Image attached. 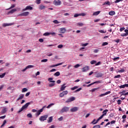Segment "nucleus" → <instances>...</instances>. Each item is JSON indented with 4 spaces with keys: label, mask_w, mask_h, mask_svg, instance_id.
Wrapping results in <instances>:
<instances>
[{
    "label": "nucleus",
    "mask_w": 128,
    "mask_h": 128,
    "mask_svg": "<svg viewBox=\"0 0 128 128\" xmlns=\"http://www.w3.org/2000/svg\"><path fill=\"white\" fill-rule=\"evenodd\" d=\"M76 88H78V86H75L72 88H71L72 90H76Z\"/></svg>",
    "instance_id": "35"
},
{
    "label": "nucleus",
    "mask_w": 128,
    "mask_h": 128,
    "mask_svg": "<svg viewBox=\"0 0 128 128\" xmlns=\"http://www.w3.org/2000/svg\"><path fill=\"white\" fill-rule=\"evenodd\" d=\"M126 30V28H120V32H122V30Z\"/></svg>",
    "instance_id": "61"
},
{
    "label": "nucleus",
    "mask_w": 128,
    "mask_h": 128,
    "mask_svg": "<svg viewBox=\"0 0 128 128\" xmlns=\"http://www.w3.org/2000/svg\"><path fill=\"white\" fill-rule=\"evenodd\" d=\"M79 66H80V65L77 64L74 66V68H78Z\"/></svg>",
    "instance_id": "48"
},
{
    "label": "nucleus",
    "mask_w": 128,
    "mask_h": 128,
    "mask_svg": "<svg viewBox=\"0 0 128 128\" xmlns=\"http://www.w3.org/2000/svg\"><path fill=\"white\" fill-rule=\"evenodd\" d=\"M108 92H106V93H105V94H100V97H102V96H106V94H108Z\"/></svg>",
    "instance_id": "36"
},
{
    "label": "nucleus",
    "mask_w": 128,
    "mask_h": 128,
    "mask_svg": "<svg viewBox=\"0 0 128 128\" xmlns=\"http://www.w3.org/2000/svg\"><path fill=\"white\" fill-rule=\"evenodd\" d=\"M58 48H64V45L62 44H60L58 46Z\"/></svg>",
    "instance_id": "42"
},
{
    "label": "nucleus",
    "mask_w": 128,
    "mask_h": 128,
    "mask_svg": "<svg viewBox=\"0 0 128 128\" xmlns=\"http://www.w3.org/2000/svg\"><path fill=\"white\" fill-rule=\"evenodd\" d=\"M14 6H16V4H14L10 8H8L7 10H12V8H14Z\"/></svg>",
    "instance_id": "39"
},
{
    "label": "nucleus",
    "mask_w": 128,
    "mask_h": 128,
    "mask_svg": "<svg viewBox=\"0 0 128 128\" xmlns=\"http://www.w3.org/2000/svg\"><path fill=\"white\" fill-rule=\"evenodd\" d=\"M53 22L54 23V24H60V22L58 20H54L53 21Z\"/></svg>",
    "instance_id": "50"
},
{
    "label": "nucleus",
    "mask_w": 128,
    "mask_h": 128,
    "mask_svg": "<svg viewBox=\"0 0 128 128\" xmlns=\"http://www.w3.org/2000/svg\"><path fill=\"white\" fill-rule=\"evenodd\" d=\"M48 122L50 123V122H52V116H50L48 120H47Z\"/></svg>",
    "instance_id": "24"
},
{
    "label": "nucleus",
    "mask_w": 128,
    "mask_h": 128,
    "mask_svg": "<svg viewBox=\"0 0 128 128\" xmlns=\"http://www.w3.org/2000/svg\"><path fill=\"white\" fill-rule=\"evenodd\" d=\"M80 16V14H75L74 15V18H78V16Z\"/></svg>",
    "instance_id": "52"
},
{
    "label": "nucleus",
    "mask_w": 128,
    "mask_h": 128,
    "mask_svg": "<svg viewBox=\"0 0 128 128\" xmlns=\"http://www.w3.org/2000/svg\"><path fill=\"white\" fill-rule=\"evenodd\" d=\"M7 112H8V108L4 106V107H2L0 114H6Z\"/></svg>",
    "instance_id": "6"
},
{
    "label": "nucleus",
    "mask_w": 128,
    "mask_h": 128,
    "mask_svg": "<svg viewBox=\"0 0 128 128\" xmlns=\"http://www.w3.org/2000/svg\"><path fill=\"white\" fill-rule=\"evenodd\" d=\"M108 112V110H104L102 112V114L101 116L102 118H104V116L106 115V112Z\"/></svg>",
    "instance_id": "18"
},
{
    "label": "nucleus",
    "mask_w": 128,
    "mask_h": 128,
    "mask_svg": "<svg viewBox=\"0 0 128 128\" xmlns=\"http://www.w3.org/2000/svg\"><path fill=\"white\" fill-rule=\"evenodd\" d=\"M30 14V12H22V14H20V16H28Z\"/></svg>",
    "instance_id": "9"
},
{
    "label": "nucleus",
    "mask_w": 128,
    "mask_h": 128,
    "mask_svg": "<svg viewBox=\"0 0 128 128\" xmlns=\"http://www.w3.org/2000/svg\"><path fill=\"white\" fill-rule=\"evenodd\" d=\"M27 116L28 118H32V114H27Z\"/></svg>",
    "instance_id": "47"
},
{
    "label": "nucleus",
    "mask_w": 128,
    "mask_h": 128,
    "mask_svg": "<svg viewBox=\"0 0 128 128\" xmlns=\"http://www.w3.org/2000/svg\"><path fill=\"white\" fill-rule=\"evenodd\" d=\"M80 90H82V88H79L78 90H76L74 91V92H80Z\"/></svg>",
    "instance_id": "45"
},
{
    "label": "nucleus",
    "mask_w": 128,
    "mask_h": 128,
    "mask_svg": "<svg viewBox=\"0 0 128 128\" xmlns=\"http://www.w3.org/2000/svg\"><path fill=\"white\" fill-rule=\"evenodd\" d=\"M48 59H44V60H41L42 62H48Z\"/></svg>",
    "instance_id": "46"
},
{
    "label": "nucleus",
    "mask_w": 128,
    "mask_h": 128,
    "mask_svg": "<svg viewBox=\"0 0 128 128\" xmlns=\"http://www.w3.org/2000/svg\"><path fill=\"white\" fill-rule=\"evenodd\" d=\"M108 42H104L102 44V46H108Z\"/></svg>",
    "instance_id": "43"
},
{
    "label": "nucleus",
    "mask_w": 128,
    "mask_h": 128,
    "mask_svg": "<svg viewBox=\"0 0 128 128\" xmlns=\"http://www.w3.org/2000/svg\"><path fill=\"white\" fill-rule=\"evenodd\" d=\"M44 8H46V6H44V5H42V4L40 5V7H39V9H40V10H44Z\"/></svg>",
    "instance_id": "26"
},
{
    "label": "nucleus",
    "mask_w": 128,
    "mask_h": 128,
    "mask_svg": "<svg viewBox=\"0 0 128 128\" xmlns=\"http://www.w3.org/2000/svg\"><path fill=\"white\" fill-rule=\"evenodd\" d=\"M93 128H100V125H96L94 126Z\"/></svg>",
    "instance_id": "49"
},
{
    "label": "nucleus",
    "mask_w": 128,
    "mask_h": 128,
    "mask_svg": "<svg viewBox=\"0 0 128 128\" xmlns=\"http://www.w3.org/2000/svg\"><path fill=\"white\" fill-rule=\"evenodd\" d=\"M118 72H124V69L120 70L118 71Z\"/></svg>",
    "instance_id": "56"
},
{
    "label": "nucleus",
    "mask_w": 128,
    "mask_h": 128,
    "mask_svg": "<svg viewBox=\"0 0 128 128\" xmlns=\"http://www.w3.org/2000/svg\"><path fill=\"white\" fill-rule=\"evenodd\" d=\"M96 90H98V88H95L92 89V92H96Z\"/></svg>",
    "instance_id": "54"
},
{
    "label": "nucleus",
    "mask_w": 128,
    "mask_h": 128,
    "mask_svg": "<svg viewBox=\"0 0 128 128\" xmlns=\"http://www.w3.org/2000/svg\"><path fill=\"white\" fill-rule=\"evenodd\" d=\"M120 78V75H118L114 77V78Z\"/></svg>",
    "instance_id": "53"
},
{
    "label": "nucleus",
    "mask_w": 128,
    "mask_h": 128,
    "mask_svg": "<svg viewBox=\"0 0 128 128\" xmlns=\"http://www.w3.org/2000/svg\"><path fill=\"white\" fill-rule=\"evenodd\" d=\"M32 7L31 6H27L25 8L22 10V12H26V10H32Z\"/></svg>",
    "instance_id": "8"
},
{
    "label": "nucleus",
    "mask_w": 128,
    "mask_h": 128,
    "mask_svg": "<svg viewBox=\"0 0 128 128\" xmlns=\"http://www.w3.org/2000/svg\"><path fill=\"white\" fill-rule=\"evenodd\" d=\"M102 116H100L96 122H94V124H98V121L100 120H102Z\"/></svg>",
    "instance_id": "34"
},
{
    "label": "nucleus",
    "mask_w": 128,
    "mask_h": 128,
    "mask_svg": "<svg viewBox=\"0 0 128 128\" xmlns=\"http://www.w3.org/2000/svg\"><path fill=\"white\" fill-rule=\"evenodd\" d=\"M99 32H101V34H105L106 32H104V30H99Z\"/></svg>",
    "instance_id": "57"
},
{
    "label": "nucleus",
    "mask_w": 128,
    "mask_h": 128,
    "mask_svg": "<svg viewBox=\"0 0 128 128\" xmlns=\"http://www.w3.org/2000/svg\"><path fill=\"white\" fill-rule=\"evenodd\" d=\"M34 66H32V65H28V66H27L26 69L28 70V68H34Z\"/></svg>",
    "instance_id": "31"
},
{
    "label": "nucleus",
    "mask_w": 128,
    "mask_h": 128,
    "mask_svg": "<svg viewBox=\"0 0 128 128\" xmlns=\"http://www.w3.org/2000/svg\"><path fill=\"white\" fill-rule=\"evenodd\" d=\"M28 92V88H24L22 90V92Z\"/></svg>",
    "instance_id": "38"
},
{
    "label": "nucleus",
    "mask_w": 128,
    "mask_h": 128,
    "mask_svg": "<svg viewBox=\"0 0 128 128\" xmlns=\"http://www.w3.org/2000/svg\"><path fill=\"white\" fill-rule=\"evenodd\" d=\"M126 90H124L121 92H120V94L121 96H128V92H126Z\"/></svg>",
    "instance_id": "11"
},
{
    "label": "nucleus",
    "mask_w": 128,
    "mask_h": 128,
    "mask_svg": "<svg viewBox=\"0 0 128 128\" xmlns=\"http://www.w3.org/2000/svg\"><path fill=\"white\" fill-rule=\"evenodd\" d=\"M48 118V115H44L41 116L39 120L40 122H44V120H46V118Z\"/></svg>",
    "instance_id": "2"
},
{
    "label": "nucleus",
    "mask_w": 128,
    "mask_h": 128,
    "mask_svg": "<svg viewBox=\"0 0 128 128\" xmlns=\"http://www.w3.org/2000/svg\"><path fill=\"white\" fill-rule=\"evenodd\" d=\"M68 94V90L63 91L60 94L59 96L60 98H64V96H66Z\"/></svg>",
    "instance_id": "4"
},
{
    "label": "nucleus",
    "mask_w": 128,
    "mask_h": 128,
    "mask_svg": "<svg viewBox=\"0 0 128 128\" xmlns=\"http://www.w3.org/2000/svg\"><path fill=\"white\" fill-rule=\"evenodd\" d=\"M103 4H107L108 6H110V2L108 1L105 2Z\"/></svg>",
    "instance_id": "32"
},
{
    "label": "nucleus",
    "mask_w": 128,
    "mask_h": 128,
    "mask_svg": "<svg viewBox=\"0 0 128 128\" xmlns=\"http://www.w3.org/2000/svg\"><path fill=\"white\" fill-rule=\"evenodd\" d=\"M78 107L72 108L70 109V112H78Z\"/></svg>",
    "instance_id": "12"
},
{
    "label": "nucleus",
    "mask_w": 128,
    "mask_h": 128,
    "mask_svg": "<svg viewBox=\"0 0 128 128\" xmlns=\"http://www.w3.org/2000/svg\"><path fill=\"white\" fill-rule=\"evenodd\" d=\"M54 76H60V72H57L54 74Z\"/></svg>",
    "instance_id": "25"
},
{
    "label": "nucleus",
    "mask_w": 128,
    "mask_h": 128,
    "mask_svg": "<svg viewBox=\"0 0 128 128\" xmlns=\"http://www.w3.org/2000/svg\"><path fill=\"white\" fill-rule=\"evenodd\" d=\"M4 85H2L0 86V90H2L4 88Z\"/></svg>",
    "instance_id": "63"
},
{
    "label": "nucleus",
    "mask_w": 128,
    "mask_h": 128,
    "mask_svg": "<svg viewBox=\"0 0 128 128\" xmlns=\"http://www.w3.org/2000/svg\"><path fill=\"white\" fill-rule=\"evenodd\" d=\"M76 100V98L74 97H72L66 100V102H74Z\"/></svg>",
    "instance_id": "13"
},
{
    "label": "nucleus",
    "mask_w": 128,
    "mask_h": 128,
    "mask_svg": "<svg viewBox=\"0 0 128 128\" xmlns=\"http://www.w3.org/2000/svg\"><path fill=\"white\" fill-rule=\"evenodd\" d=\"M64 62L59 63L58 64H55V65H52L50 66V68H54V66H62Z\"/></svg>",
    "instance_id": "17"
},
{
    "label": "nucleus",
    "mask_w": 128,
    "mask_h": 128,
    "mask_svg": "<svg viewBox=\"0 0 128 128\" xmlns=\"http://www.w3.org/2000/svg\"><path fill=\"white\" fill-rule=\"evenodd\" d=\"M114 60H120V57H116L113 58Z\"/></svg>",
    "instance_id": "64"
},
{
    "label": "nucleus",
    "mask_w": 128,
    "mask_h": 128,
    "mask_svg": "<svg viewBox=\"0 0 128 128\" xmlns=\"http://www.w3.org/2000/svg\"><path fill=\"white\" fill-rule=\"evenodd\" d=\"M88 46V43H86V44H82V46Z\"/></svg>",
    "instance_id": "41"
},
{
    "label": "nucleus",
    "mask_w": 128,
    "mask_h": 128,
    "mask_svg": "<svg viewBox=\"0 0 128 128\" xmlns=\"http://www.w3.org/2000/svg\"><path fill=\"white\" fill-rule=\"evenodd\" d=\"M94 52L95 54H96L97 52H98V49H96L94 50Z\"/></svg>",
    "instance_id": "60"
},
{
    "label": "nucleus",
    "mask_w": 128,
    "mask_h": 128,
    "mask_svg": "<svg viewBox=\"0 0 128 128\" xmlns=\"http://www.w3.org/2000/svg\"><path fill=\"white\" fill-rule=\"evenodd\" d=\"M56 85V84L54 83H51V84H48V86L50 87V88H52V86H54Z\"/></svg>",
    "instance_id": "30"
},
{
    "label": "nucleus",
    "mask_w": 128,
    "mask_h": 128,
    "mask_svg": "<svg viewBox=\"0 0 128 128\" xmlns=\"http://www.w3.org/2000/svg\"><path fill=\"white\" fill-rule=\"evenodd\" d=\"M53 4L54 6H60V4H62V1H60V0H54L53 2Z\"/></svg>",
    "instance_id": "5"
},
{
    "label": "nucleus",
    "mask_w": 128,
    "mask_h": 128,
    "mask_svg": "<svg viewBox=\"0 0 128 128\" xmlns=\"http://www.w3.org/2000/svg\"><path fill=\"white\" fill-rule=\"evenodd\" d=\"M6 74V72H4L2 74L0 75V78H3Z\"/></svg>",
    "instance_id": "29"
},
{
    "label": "nucleus",
    "mask_w": 128,
    "mask_h": 128,
    "mask_svg": "<svg viewBox=\"0 0 128 128\" xmlns=\"http://www.w3.org/2000/svg\"><path fill=\"white\" fill-rule=\"evenodd\" d=\"M121 36H128V34L126 33H123L121 34Z\"/></svg>",
    "instance_id": "37"
},
{
    "label": "nucleus",
    "mask_w": 128,
    "mask_h": 128,
    "mask_svg": "<svg viewBox=\"0 0 128 128\" xmlns=\"http://www.w3.org/2000/svg\"><path fill=\"white\" fill-rule=\"evenodd\" d=\"M96 62L95 60H92L90 62V64H96Z\"/></svg>",
    "instance_id": "28"
},
{
    "label": "nucleus",
    "mask_w": 128,
    "mask_h": 128,
    "mask_svg": "<svg viewBox=\"0 0 128 128\" xmlns=\"http://www.w3.org/2000/svg\"><path fill=\"white\" fill-rule=\"evenodd\" d=\"M42 0H36V3L37 4H40V1Z\"/></svg>",
    "instance_id": "51"
},
{
    "label": "nucleus",
    "mask_w": 128,
    "mask_h": 128,
    "mask_svg": "<svg viewBox=\"0 0 128 128\" xmlns=\"http://www.w3.org/2000/svg\"><path fill=\"white\" fill-rule=\"evenodd\" d=\"M82 72H88V70H90V68L88 67V66H86L83 68H82Z\"/></svg>",
    "instance_id": "10"
},
{
    "label": "nucleus",
    "mask_w": 128,
    "mask_h": 128,
    "mask_svg": "<svg viewBox=\"0 0 128 128\" xmlns=\"http://www.w3.org/2000/svg\"><path fill=\"white\" fill-rule=\"evenodd\" d=\"M124 0H116L114 2L115 4H118V2H122Z\"/></svg>",
    "instance_id": "44"
},
{
    "label": "nucleus",
    "mask_w": 128,
    "mask_h": 128,
    "mask_svg": "<svg viewBox=\"0 0 128 128\" xmlns=\"http://www.w3.org/2000/svg\"><path fill=\"white\" fill-rule=\"evenodd\" d=\"M29 104H30V102H27L26 104L23 106L22 108L18 111V113L20 114V112H22V110H26Z\"/></svg>",
    "instance_id": "1"
},
{
    "label": "nucleus",
    "mask_w": 128,
    "mask_h": 128,
    "mask_svg": "<svg viewBox=\"0 0 128 128\" xmlns=\"http://www.w3.org/2000/svg\"><path fill=\"white\" fill-rule=\"evenodd\" d=\"M120 88H128V84H125L119 86Z\"/></svg>",
    "instance_id": "19"
},
{
    "label": "nucleus",
    "mask_w": 128,
    "mask_h": 128,
    "mask_svg": "<svg viewBox=\"0 0 128 128\" xmlns=\"http://www.w3.org/2000/svg\"><path fill=\"white\" fill-rule=\"evenodd\" d=\"M24 94H21L20 95V97L17 99V100H22L24 98Z\"/></svg>",
    "instance_id": "21"
},
{
    "label": "nucleus",
    "mask_w": 128,
    "mask_h": 128,
    "mask_svg": "<svg viewBox=\"0 0 128 128\" xmlns=\"http://www.w3.org/2000/svg\"><path fill=\"white\" fill-rule=\"evenodd\" d=\"M44 36H50V32H46L44 34Z\"/></svg>",
    "instance_id": "58"
},
{
    "label": "nucleus",
    "mask_w": 128,
    "mask_h": 128,
    "mask_svg": "<svg viewBox=\"0 0 128 128\" xmlns=\"http://www.w3.org/2000/svg\"><path fill=\"white\" fill-rule=\"evenodd\" d=\"M117 102H118V104H122V100H118L117 101Z\"/></svg>",
    "instance_id": "59"
},
{
    "label": "nucleus",
    "mask_w": 128,
    "mask_h": 128,
    "mask_svg": "<svg viewBox=\"0 0 128 128\" xmlns=\"http://www.w3.org/2000/svg\"><path fill=\"white\" fill-rule=\"evenodd\" d=\"M45 108H46V106H44L42 109L40 110L38 112H36V116H40V112H42L44 111V109Z\"/></svg>",
    "instance_id": "7"
},
{
    "label": "nucleus",
    "mask_w": 128,
    "mask_h": 128,
    "mask_svg": "<svg viewBox=\"0 0 128 128\" xmlns=\"http://www.w3.org/2000/svg\"><path fill=\"white\" fill-rule=\"evenodd\" d=\"M52 80H54V78H48V82H54V83L56 82V81Z\"/></svg>",
    "instance_id": "23"
},
{
    "label": "nucleus",
    "mask_w": 128,
    "mask_h": 128,
    "mask_svg": "<svg viewBox=\"0 0 128 128\" xmlns=\"http://www.w3.org/2000/svg\"><path fill=\"white\" fill-rule=\"evenodd\" d=\"M66 84H64L61 86L60 91L62 92V90H66Z\"/></svg>",
    "instance_id": "14"
},
{
    "label": "nucleus",
    "mask_w": 128,
    "mask_h": 128,
    "mask_svg": "<svg viewBox=\"0 0 128 128\" xmlns=\"http://www.w3.org/2000/svg\"><path fill=\"white\" fill-rule=\"evenodd\" d=\"M76 26H84V23H80V22L77 23Z\"/></svg>",
    "instance_id": "27"
},
{
    "label": "nucleus",
    "mask_w": 128,
    "mask_h": 128,
    "mask_svg": "<svg viewBox=\"0 0 128 128\" xmlns=\"http://www.w3.org/2000/svg\"><path fill=\"white\" fill-rule=\"evenodd\" d=\"M6 124V120H4L3 122V124L1 126V127L2 128V126H4V124Z\"/></svg>",
    "instance_id": "40"
},
{
    "label": "nucleus",
    "mask_w": 128,
    "mask_h": 128,
    "mask_svg": "<svg viewBox=\"0 0 128 128\" xmlns=\"http://www.w3.org/2000/svg\"><path fill=\"white\" fill-rule=\"evenodd\" d=\"M12 24H14L12 23H10V24H2V26L4 28H6V26H12Z\"/></svg>",
    "instance_id": "15"
},
{
    "label": "nucleus",
    "mask_w": 128,
    "mask_h": 128,
    "mask_svg": "<svg viewBox=\"0 0 128 128\" xmlns=\"http://www.w3.org/2000/svg\"><path fill=\"white\" fill-rule=\"evenodd\" d=\"M54 104H49L47 107L46 108H52V106H54Z\"/></svg>",
    "instance_id": "33"
},
{
    "label": "nucleus",
    "mask_w": 128,
    "mask_h": 128,
    "mask_svg": "<svg viewBox=\"0 0 128 128\" xmlns=\"http://www.w3.org/2000/svg\"><path fill=\"white\" fill-rule=\"evenodd\" d=\"M100 14V11H97L96 12H94L92 14V16H98Z\"/></svg>",
    "instance_id": "22"
},
{
    "label": "nucleus",
    "mask_w": 128,
    "mask_h": 128,
    "mask_svg": "<svg viewBox=\"0 0 128 128\" xmlns=\"http://www.w3.org/2000/svg\"><path fill=\"white\" fill-rule=\"evenodd\" d=\"M70 110V108L64 106L63 108H62V110L60 111V112H68V110Z\"/></svg>",
    "instance_id": "3"
},
{
    "label": "nucleus",
    "mask_w": 128,
    "mask_h": 128,
    "mask_svg": "<svg viewBox=\"0 0 128 128\" xmlns=\"http://www.w3.org/2000/svg\"><path fill=\"white\" fill-rule=\"evenodd\" d=\"M39 42H44V39L42 38L39 39Z\"/></svg>",
    "instance_id": "62"
},
{
    "label": "nucleus",
    "mask_w": 128,
    "mask_h": 128,
    "mask_svg": "<svg viewBox=\"0 0 128 128\" xmlns=\"http://www.w3.org/2000/svg\"><path fill=\"white\" fill-rule=\"evenodd\" d=\"M66 32V28H60V32H61V34H64V32Z\"/></svg>",
    "instance_id": "20"
},
{
    "label": "nucleus",
    "mask_w": 128,
    "mask_h": 128,
    "mask_svg": "<svg viewBox=\"0 0 128 128\" xmlns=\"http://www.w3.org/2000/svg\"><path fill=\"white\" fill-rule=\"evenodd\" d=\"M16 12V9L14 8L12 10H11L9 11L8 13L7 14H14V12Z\"/></svg>",
    "instance_id": "16"
},
{
    "label": "nucleus",
    "mask_w": 128,
    "mask_h": 128,
    "mask_svg": "<svg viewBox=\"0 0 128 128\" xmlns=\"http://www.w3.org/2000/svg\"><path fill=\"white\" fill-rule=\"evenodd\" d=\"M58 120H59L60 122H62V120H64V117L61 116V117H60Z\"/></svg>",
    "instance_id": "55"
}]
</instances>
